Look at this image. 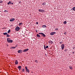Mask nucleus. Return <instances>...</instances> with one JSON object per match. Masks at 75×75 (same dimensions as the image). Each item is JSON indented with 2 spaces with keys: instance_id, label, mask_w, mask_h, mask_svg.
<instances>
[{
  "instance_id": "20e7f679",
  "label": "nucleus",
  "mask_w": 75,
  "mask_h": 75,
  "mask_svg": "<svg viewBox=\"0 0 75 75\" xmlns=\"http://www.w3.org/2000/svg\"><path fill=\"white\" fill-rule=\"evenodd\" d=\"M61 48H62V50H64V47H65V45H64V44H62L61 45Z\"/></svg>"
},
{
  "instance_id": "2f4dec72",
  "label": "nucleus",
  "mask_w": 75,
  "mask_h": 75,
  "mask_svg": "<svg viewBox=\"0 0 75 75\" xmlns=\"http://www.w3.org/2000/svg\"><path fill=\"white\" fill-rule=\"evenodd\" d=\"M42 33H39V34H41V35H42Z\"/></svg>"
},
{
  "instance_id": "c9c22d12",
  "label": "nucleus",
  "mask_w": 75,
  "mask_h": 75,
  "mask_svg": "<svg viewBox=\"0 0 75 75\" xmlns=\"http://www.w3.org/2000/svg\"><path fill=\"white\" fill-rule=\"evenodd\" d=\"M44 49H45V50H46V48H45V46H44Z\"/></svg>"
},
{
  "instance_id": "f704fd0d",
  "label": "nucleus",
  "mask_w": 75,
  "mask_h": 75,
  "mask_svg": "<svg viewBox=\"0 0 75 75\" xmlns=\"http://www.w3.org/2000/svg\"><path fill=\"white\" fill-rule=\"evenodd\" d=\"M16 48L15 47H12V48H13V49H14V48Z\"/></svg>"
},
{
  "instance_id": "7ed1b4c3",
  "label": "nucleus",
  "mask_w": 75,
  "mask_h": 75,
  "mask_svg": "<svg viewBox=\"0 0 75 75\" xmlns=\"http://www.w3.org/2000/svg\"><path fill=\"white\" fill-rule=\"evenodd\" d=\"M25 69L26 71L27 72H28V73H29L30 72V70L27 68V67H25Z\"/></svg>"
},
{
  "instance_id": "f8f14e48",
  "label": "nucleus",
  "mask_w": 75,
  "mask_h": 75,
  "mask_svg": "<svg viewBox=\"0 0 75 75\" xmlns=\"http://www.w3.org/2000/svg\"><path fill=\"white\" fill-rule=\"evenodd\" d=\"M42 35L43 37H45V35L43 33H42Z\"/></svg>"
},
{
  "instance_id": "72a5a7b5",
  "label": "nucleus",
  "mask_w": 75,
  "mask_h": 75,
  "mask_svg": "<svg viewBox=\"0 0 75 75\" xmlns=\"http://www.w3.org/2000/svg\"><path fill=\"white\" fill-rule=\"evenodd\" d=\"M36 24H38V22H36Z\"/></svg>"
},
{
  "instance_id": "4468645a",
  "label": "nucleus",
  "mask_w": 75,
  "mask_h": 75,
  "mask_svg": "<svg viewBox=\"0 0 75 75\" xmlns=\"http://www.w3.org/2000/svg\"><path fill=\"white\" fill-rule=\"evenodd\" d=\"M45 4H46V3H42V5H43V6H45Z\"/></svg>"
},
{
  "instance_id": "39448f33",
  "label": "nucleus",
  "mask_w": 75,
  "mask_h": 75,
  "mask_svg": "<svg viewBox=\"0 0 75 75\" xmlns=\"http://www.w3.org/2000/svg\"><path fill=\"white\" fill-rule=\"evenodd\" d=\"M55 33H56L55 32H53L50 33V35H54V34H55Z\"/></svg>"
},
{
  "instance_id": "6ab92c4d",
  "label": "nucleus",
  "mask_w": 75,
  "mask_h": 75,
  "mask_svg": "<svg viewBox=\"0 0 75 75\" xmlns=\"http://www.w3.org/2000/svg\"><path fill=\"white\" fill-rule=\"evenodd\" d=\"M69 67L70 69H72V66H69Z\"/></svg>"
},
{
  "instance_id": "bb28decb",
  "label": "nucleus",
  "mask_w": 75,
  "mask_h": 75,
  "mask_svg": "<svg viewBox=\"0 0 75 75\" xmlns=\"http://www.w3.org/2000/svg\"><path fill=\"white\" fill-rule=\"evenodd\" d=\"M55 30L56 31H57L58 30V28H56V29H55Z\"/></svg>"
},
{
  "instance_id": "a211bd4d",
  "label": "nucleus",
  "mask_w": 75,
  "mask_h": 75,
  "mask_svg": "<svg viewBox=\"0 0 75 75\" xmlns=\"http://www.w3.org/2000/svg\"><path fill=\"white\" fill-rule=\"evenodd\" d=\"M42 27L43 28H45V27H46V25H42Z\"/></svg>"
},
{
  "instance_id": "9d476101",
  "label": "nucleus",
  "mask_w": 75,
  "mask_h": 75,
  "mask_svg": "<svg viewBox=\"0 0 75 75\" xmlns=\"http://www.w3.org/2000/svg\"><path fill=\"white\" fill-rule=\"evenodd\" d=\"M49 42L50 43V44H52V43H53V42L52 41H51V40H50L49 41Z\"/></svg>"
},
{
  "instance_id": "7c9ffc66",
  "label": "nucleus",
  "mask_w": 75,
  "mask_h": 75,
  "mask_svg": "<svg viewBox=\"0 0 75 75\" xmlns=\"http://www.w3.org/2000/svg\"><path fill=\"white\" fill-rule=\"evenodd\" d=\"M48 48V46H47L46 47V48Z\"/></svg>"
},
{
  "instance_id": "58836bf2",
  "label": "nucleus",
  "mask_w": 75,
  "mask_h": 75,
  "mask_svg": "<svg viewBox=\"0 0 75 75\" xmlns=\"http://www.w3.org/2000/svg\"><path fill=\"white\" fill-rule=\"evenodd\" d=\"M19 69V70L20 71V69Z\"/></svg>"
},
{
  "instance_id": "f03ea898",
  "label": "nucleus",
  "mask_w": 75,
  "mask_h": 75,
  "mask_svg": "<svg viewBox=\"0 0 75 75\" xmlns=\"http://www.w3.org/2000/svg\"><path fill=\"white\" fill-rule=\"evenodd\" d=\"M7 41H8V42H13V40H11L10 38H8L7 39Z\"/></svg>"
},
{
  "instance_id": "a878e982",
  "label": "nucleus",
  "mask_w": 75,
  "mask_h": 75,
  "mask_svg": "<svg viewBox=\"0 0 75 75\" xmlns=\"http://www.w3.org/2000/svg\"><path fill=\"white\" fill-rule=\"evenodd\" d=\"M3 3V1L0 0V3Z\"/></svg>"
},
{
  "instance_id": "dca6fc26",
  "label": "nucleus",
  "mask_w": 75,
  "mask_h": 75,
  "mask_svg": "<svg viewBox=\"0 0 75 75\" xmlns=\"http://www.w3.org/2000/svg\"><path fill=\"white\" fill-rule=\"evenodd\" d=\"M18 68V69H21V66H19Z\"/></svg>"
},
{
  "instance_id": "6e6552de",
  "label": "nucleus",
  "mask_w": 75,
  "mask_h": 75,
  "mask_svg": "<svg viewBox=\"0 0 75 75\" xmlns=\"http://www.w3.org/2000/svg\"><path fill=\"white\" fill-rule=\"evenodd\" d=\"M15 20L14 18H11L10 20V21H14Z\"/></svg>"
},
{
  "instance_id": "c85d7f7f",
  "label": "nucleus",
  "mask_w": 75,
  "mask_h": 75,
  "mask_svg": "<svg viewBox=\"0 0 75 75\" xmlns=\"http://www.w3.org/2000/svg\"><path fill=\"white\" fill-rule=\"evenodd\" d=\"M35 62H36V63H37V62H38L37 61V60H35Z\"/></svg>"
},
{
  "instance_id": "4c0bfd02",
  "label": "nucleus",
  "mask_w": 75,
  "mask_h": 75,
  "mask_svg": "<svg viewBox=\"0 0 75 75\" xmlns=\"http://www.w3.org/2000/svg\"><path fill=\"white\" fill-rule=\"evenodd\" d=\"M73 54H74L75 53V52H72Z\"/></svg>"
},
{
  "instance_id": "4be33fe9",
  "label": "nucleus",
  "mask_w": 75,
  "mask_h": 75,
  "mask_svg": "<svg viewBox=\"0 0 75 75\" xmlns=\"http://www.w3.org/2000/svg\"><path fill=\"white\" fill-rule=\"evenodd\" d=\"M22 72H24V69H23L22 70Z\"/></svg>"
},
{
  "instance_id": "ea45409f",
  "label": "nucleus",
  "mask_w": 75,
  "mask_h": 75,
  "mask_svg": "<svg viewBox=\"0 0 75 75\" xmlns=\"http://www.w3.org/2000/svg\"><path fill=\"white\" fill-rule=\"evenodd\" d=\"M11 4H13V3H11Z\"/></svg>"
},
{
  "instance_id": "9b49d317",
  "label": "nucleus",
  "mask_w": 75,
  "mask_h": 75,
  "mask_svg": "<svg viewBox=\"0 0 75 75\" xmlns=\"http://www.w3.org/2000/svg\"><path fill=\"white\" fill-rule=\"evenodd\" d=\"M18 64V61L17 60H16V61L15 62V65H17Z\"/></svg>"
},
{
  "instance_id": "aec40b11",
  "label": "nucleus",
  "mask_w": 75,
  "mask_h": 75,
  "mask_svg": "<svg viewBox=\"0 0 75 75\" xmlns=\"http://www.w3.org/2000/svg\"><path fill=\"white\" fill-rule=\"evenodd\" d=\"M63 23L64 24H67V21H64V22Z\"/></svg>"
},
{
  "instance_id": "f3484780",
  "label": "nucleus",
  "mask_w": 75,
  "mask_h": 75,
  "mask_svg": "<svg viewBox=\"0 0 75 75\" xmlns=\"http://www.w3.org/2000/svg\"><path fill=\"white\" fill-rule=\"evenodd\" d=\"M11 4V1H9L7 4L8 5H9V4Z\"/></svg>"
},
{
  "instance_id": "2eb2a0df",
  "label": "nucleus",
  "mask_w": 75,
  "mask_h": 75,
  "mask_svg": "<svg viewBox=\"0 0 75 75\" xmlns=\"http://www.w3.org/2000/svg\"><path fill=\"white\" fill-rule=\"evenodd\" d=\"M7 34H8L7 33H3V34H4V35H7Z\"/></svg>"
},
{
  "instance_id": "b1692460",
  "label": "nucleus",
  "mask_w": 75,
  "mask_h": 75,
  "mask_svg": "<svg viewBox=\"0 0 75 75\" xmlns=\"http://www.w3.org/2000/svg\"><path fill=\"white\" fill-rule=\"evenodd\" d=\"M4 12H5V13H8V11L6 10H5L4 11Z\"/></svg>"
},
{
  "instance_id": "e433bc0d",
  "label": "nucleus",
  "mask_w": 75,
  "mask_h": 75,
  "mask_svg": "<svg viewBox=\"0 0 75 75\" xmlns=\"http://www.w3.org/2000/svg\"><path fill=\"white\" fill-rule=\"evenodd\" d=\"M75 47H74L73 48V49L74 50V49H75Z\"/></svg>"
},
{
  "instance_id": "423d86ee",
  "label": "nucleus",
  "mask_w": 75,
  "mask_h": 75,
  "mask_svg": "<svg viewBox=\"0 0 75 75\" xmlns=\"http://www.w3.org/2000/svg\"><path fill=\"white\" fill-rule=\"evenodd\" d=\"M18 53L21 54V53H22V52H23V51H22V50H18Z\"/></svg>"
},
{
  "instance_id": "cd10ccee",
  "label": "nucleus",
  "mask_w": 75,
  "mask_h": 75,
  "mask_svg": "<svg viewBox=\"0 0 75 75\" xmlns=\"http://www.w3.org/2000/svg\"><path fill=\"white\" fill-rule=\"evenodd\" d=\"M22 24V23H20L19 24V25H21Z\"/></svg>"
},
{
  "instance_id": "412c9836",
  "label": "nucleus",
  "mask_w": 75,
  "mask_h": 75,
  "mask_svg": "<svg viewBox=\"0 0 75 75\" xmlns=\"http://www.w3.org/2000/svg\"><path fill=\"white\" fill-rule=\"evenodd\" d=\"M6 37H10V35L7 34L6 35Z\"/></svg>"
},
{
  "instance_id": "1a4fd4ad",
  "label": "nucleus",
  "mask_w": 75,
  "mask_h": 75,
  "mask_svg": "<svg viewBox=\"0 0 75 75\" xmlns=\"http://www.w3.org/2000/svg\"><path fill=\"white\" fill-rule=\"evenodd\" d=\"M39 11H40V12H42H42H44V10H42L39 9Z\"/></svg>"
},
{
  "instance_id": "f257e3e1",
  "label": "nucleus",
  "mask_w": 75,
  "mask_h": 75,
  "mask_svg": "<svg viewBox=\"0 0 75 75\" xmlns=\"http://www.w3.org/2000/svg\"><path fill=\"white\" fill-rule=\"evenodd\" d=\"M20 28L18 26H17L16 27L15 29V30L16 31H18L20 30Z\"/></svg>"
},
{
  "instance_id": "a19ab883",
  "label": "nucleus",
  "mask_w": 75,
  "mask_h": 75,
  "mask_svg": "<svg viewBox=\"0 0 75 75\" xmlns=\"http://www.w3.org/2000/svg\"><path fill=\"white\" fill-rule=\"evenodd\" d=\"M36 32H37V31H36Z\"/></svg>"
},
{
  "instance_id": "393cba45",
  "label": "nucleus",
  "mask_w": 75,
  "mask_h": 75,
  "mask_svg": "<svg viewBox=\"0 0 75 75\" xmlns=\"http://www.w3.org/2000/svg\"><path fill=\"white\" fill-rule=\"evenodd\" d=\"M10 30H9L8 31V34H9V33H10Z\"/></svg>"
},
{
  "instance_id": "5701e85b",
  "label": "nucleus",
  "mask_w": 75,
  "mask_h": 75,
  "mask_svg": "<svg viewBox=\"0 0 75 75\" xmlns=\"http://www.w3.org/2000/svg\"><path fill=\"white\" fill-rule=\"evenodd\" d=\"M73 10H74V11H75V7H74L73 8H72Z\"/></svg>"
},
{
  "instance_id": "473e14b6",
  "label": "nucleus",
  "mask_w": 75,
  "mask_h": 75,
  "mask_svg": "<svg viewBox=\"0 0 75 75\" xmlns=\"http://www.w3.org/2000/svg\"><path fill=\"white\" fill-rule=\"evenodd\" d=\"M67 33L65 32V33H64V34H65V35H66V34Z\"/></svg>"
},
{
  "instance_id": "0eeeda50",
  "label": "nucleus",
  "mask_w": 75,
  "mask_h": 75,
  "mask_svg": "<svg viewBox=\"0 0 75 75\" xmlns=\"http://www.w3.org/2000/svg\"><path fill=\"white\" fill-rule=\"evenodd\" d=\"M28 51V49H25L23 50V52H27V51Z\"/></svg>"
},
{
  "instance_id": "ddd939ff",
  "label": "nucleus",
  "mask_w": 75,
  "mask_h": 75,
  "mask_svg": "<svg viewBox=\"0 0 75 75\" xmlns=\"http://www.w3.org/2000/svg\"><path fill=\"white\" fill-rule=\"evenodd\" d=\"M37 37H38V38H40L41 36L40 35H38V34H37Z\"/></svg>"
},
{
  "instance_id": "c756f323",
  "label": "nucleus",
  "mask_w": 75,
  "mask_h": 75,
  "mask_svg": "<svg viewBox=\"0 0 75 75\" xmlns=\"http://www.w3.org/2000/svg\"><path fill=\"white\" fill-rule=\"evenodd\" d=\"M60 44H62V42H60Z\"/></svg>"
}]
</instances>
